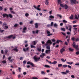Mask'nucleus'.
Here are the masks:
<instances>
[{"label":"nucleus","mask_w":79,"mask_h":79,"mask_svg":"<svg viewBox=\"0 0 79 79\" xmlns=\"http://www.w3.org/2000/svg\"><path fill=\"white\" fill-rule=\"evenodd\" d=\"M46 44H44L46 45V46H50L51 44H52V42L51 41V40H48V41L46 42Z\"/></svg>","instance_id":"obj_1"},{"label":"nucleus","mask_w":79,"mask_h":79,"mask_svg":"<svg viewBox=\"0 0 79 79\" xmlns=\"http://www.w3.org/2000/svg\"><path fill=\"white\" fill-rule=\"evenodd\" d=\"M33 59L35 60V61L37 62L40 60V57L38 58L36 56H34L33 57Z\"/></svg>","instance_id":"obj_2"},{"label":"nucleus","mask_w":79,"mask_h":79,"mask_svg":"<svg viewBox=\"0 0 79 79\" xmlns=\"http://www.w3.org/2000/svg\"><path fill=\"white\" fill-rule=\"evenodd\" d=\"M57 3L58 4H60V6H61V7H62L63 8H64V6L63 4H61V0H57Z\"/></svg>","instance_id":"obj_3"},{"label":"nucleus","mask_w":79,"mask_h":79,"mask_svg":"<svg viewBox=\"0 0 79 79\" xmlns=\"http://www.w3.org/2000/svg\"><path fill=\"white\" fill-rule=\"evenodd\" d=\"M27 64H31V65L32 66V67H34L35 68L36 67V66H35L33 63L31 62L30 61L27 62Z\"/></svg>","instance_id":"obj_4"},{"label":"nucleus","mask_w":79,"mask_h":79,"mask_svg":"<svg viewBox=\"0 0 79 79\" xmlns=\"http://www.w3.org/2000/svg\"><path fill=\"white\" fill-rule=\"evenodd\" d=\"M46 32H47V36H51V35H53V34L51 33H50V31H48V30H47L46 31Z\"/></svg>","instance_id":"obj_5"},{"label":"nucleus","mask_w":79,"mask_h":79,"mask_svg":"<svg viewBox=\"0 0 79 79\" xmlns=\"http://www.w3.org/2000/svg\"><path fill=\"white\" fill-rule=\"evenodd\" d=\"M71 28H72V27L71 25H69L68 27H66V29H68L70 32H71Z\"/></svg>","instance_id":"obj_6"},{"label":"nucleus","mask_w":79,"mask_h":79,"mask_svg":"<svg viewBox=\"0 0 79 79\" xmlns=\"http://www.w3.org/2000/svg\"><path fill=\"white\" fill-rule=\"evenodd\" d=\"M29 48L28 47L27 48H23V50L24 52H29Z\"/></svg>","instance_id":"obj_7"},{"label":"nucleus","mask_w":79,"mask_h":79,"mask_svg":"<svg viewBox=\"0 0 79 79\" xmlns=\"http://www.w3.org/2000/svg\"><path fill=\"white\" fill-rule=\"evenodd\" d=\"M2 16L3 18H5V17H7V18H9V15L6 14H3Z\"/></svg>","instance_id":"obj_8"},{"label":"nucleus","mask_w":79,"mask_h":79,"mask_svg":"<svg viewBox=\"0 0 79 79\" xmlns=\"http://www.w3.org/2000/svg\"><path fill=\"white\" fill-rule=\"evenodd\" d=\"M26 30H27V28H26V27H24L23 29V31H22V32L23 33H26Z\"/></svg>","instance_id":"obj_9"},{"label":"nucleus","mask_w":79,"mask_h":79,"mask_svg":"<svg viewBox=\"0 0 79 79\" xmlns=\"http://www.w3.org/2000/svg\"><path fill=\"white\" fill-rule=\"evenodd\" d=\"M13 35H11L10 36H6L4 37V39H6L7 38H8L9 39H11V37H13Z\"/></svg>","instance_id":"obj_10"},{"label":"nucleus","mask_w":79,"mask_h":79,"mask_svg":"<svg viewBox=\"0 0 79 79\" xmlns=\"http://www.w3.org/2000/svg\"><path fill=\"white\" fill-rule=\"evenodd\" d=\"M12 58V57H11V56H10V57H9L8 58V60L9 61H10V62H12V61H13V60H14L13 59L11 60Z\"/></svg>","instance_id":"obj_11"},{"label":"nucleus","mask_w":79,"mask_h":79,"mask_svg":"<svg viewBox=\"0 0 79 79\" xmlns=\"http://www.w3.org/2000/svg\"><path fill=\"white\" fill-rule=\"evenodd\" d=\"M70 1L72 4L74 3V4L76 5V0H70Z\"/></svg>","instance_id":"obj_12"},{"label":"nucleus","mask_w":79,"mask_h":79,"mask_svg":"<svg viewBox=\"0 0 79 79\" xmlns=\"http://www.w3.org/2000/svg\"><path fill=\"white\" fill-rule=\"evenodd\" d=\"M33 7L35 9H36V10H38V11H41V10L39 8L36 7V6H34Z\"/></svg>","instance_id":"obj_13"},{"label":"nucleus","mask_w":79,"mask_h":79,"mask_svg":"<svg viewBox=\"0 0 79 79\" xmlns=\"http://www.w3.org/2000/svg\"><path fill=\"white\" fill-rule=\"evenodd\" d=\"M46 53H50V49L46 50L45 52Z\"/></svg>","instance_id":"obj_14"},{"label":"nucleus","mask_w":79,"mask_h":79,"mask_svg":"<svg viewBox=\"0 0 79 79\" xmlns=\"http://www.w3.org/2000/svg\"><path fill=\"white\" fill-rule=\"evenodd\" d=\"M64 8L65 10H67L68 8L69 7L68 6V5L66 4H65L64 5Z\"/></svg>","instance_id":"obj_15"},{"label":"nucleus","mask_w":79,"mask_h":79,"mask_svg":"<svg viewBox=\"0 0 79 79\" xmlns=\"http://www.w3.org/2000/svg\"><path fill=\"white\" fill-rule=\"evenodd\" d=\"M64 51H65V49L63 48H62L60 50V53H62V52H64Z\"/></svg>","instance_id":"obj_16"},{"label":"nucleus","mask_w":79,"mask_h":79,"mask_svg":"<svg viewBox=\"0 0 79 79\" xmlns=\"http://www.w3.org/2000/svg\"><path fill=\"white\" fill-rule=\"evenodd\" d=\"M49 18L50 19H49V20H50V21H51V20H52V19H53L54 18V16H53L52 15H50L49 16Z\"/></svg>","instance_id":"obj_17"},{"label":"nucleus","mask_w":79,"mask_h":79,"mask_svg":"<svg viewBox=\"0 0 79 79\" xmlns=\"http://www.w3.org/2000/svg\"><path fill=\"white\" fill-rule=\"evenodd\" d=\"M13 50H14V51H16L17 52H18V49H17V47H15V48H14L13 49Z\"/></svg>","instance_id":"obj_18"},{"label":"nucleus","mask_w":79,"mask_h":79,"mask_svg":"<svg viewBox=\"0 0 79 79\" xmlns=\"http://www.w3.org/2000/svg\"><path fill=\"white\" fill-rule=\"evenodd\" d=\"M41 74H42L43 75H45V72H44V71H42L41 72Z\"/></svg>","instance_id":"obj_19"},{"label":"nucleus","mask_w":79,"mask_h":79,"mask_svg":"<svg viewBox=\"0 0 79 79\" xmlns=\"http://www.w3.org/2000/svg\"><path fill=\"white\" fill-rule=\"evenodd\" d=\"M35 28H38V23H36L35 24Z\"/></svg>","instance_id":"obj_20"},{"label":"nucleus","mask_w":79,"mask_h":79,"mask_svg":"<svg viewBox=\"0 0 79 79\" xmlns=\"http://www.w3.org/2000/svg\"><path fill=\"white\" fill-rule=\"evenodd\" d=\"M44 66L45 68H50V66L47 64L45 65Z\"/></svg>","instance_id":"obj_21"},{"label":"nucleus","mask_w":79,"mask_h":79,"mask_svg":"<svg viewBox=\"0 0 79 79\" xmlns=\"http://www.w3.org/2000/svg\"><path fill=\"white\" fill-rule=\"evenodd\" d=\"M37 50H38V52H41V48H37Z\"/></svg>","instance_id":"obj_22"},{"label":"nucleus","mask_w":79,"mask_h":79,"mask_svg":"<svg viewBox=\"0 0 79 79\" xmlns=\"http://www.w3.org/2000/svg\"><path fill=\"white\" fill-rule=\"evenodd\" d=\"M73 47L75 48V47H76V43L75 42H74L73 44Z\"/></svg>","instance_id":"obj_23"},{"label":"nucleus","mask_w":79,"mask_h":79,"mask_svg":"<svg viewBox=\"0 0 79 79\" xmlns=\"http://www.w3.org/2000/svg\"><path fill=\"white\" fill-rule=\"evenodd\" d=\"M58 66L59 68H60V67H61L63 66V65L61 64H60L58 65Z\"/></svg>","instance_id":"obj_24"},{"label":"nucleus","mask_w":79,"mask_h":79,"mask_svg":"<svg viewBox=\"0 0 79 79\" xmlns=\"http://www.w3.org/2000/svg\"><path fill=\"white\" fill-rule=\"evenodd\" d=\"M69 50L70 51V52H73L74 51V49L71 48H69Z\"/></svg>","instance_id":"obj_25"},{"label":"nucleus","mask_w":79,"mask_h":79,"mask_svg":"<svg viewBox=\"0 0 79 79\" xmlns=\"http://www.w3.org/2000/svg\"><path fill=\"white\" fill-rule=\"evenodd\" d=\"M73 18H74V17H73V15H71V17H70L69 18H70V19H73Z\"/></svg>","instance_id":"obj_26"},{"label":"nucleus","mask_w":79,"mask_h":79,"mask_svg":"<svg viewBox=\"0 0 79 79\" xmlns=\"http://www.w3.org/2000/svg\"><path fill=\"white\" fill-rule=\"evenodd\" d=\"M9 17L10 18H12L13 16V15L11 14H9Z\"/></svg>","instance_id":"obj_27"},{"label":"nucleus","mask_w":79,"mask_h":79,"mask_svg":"<svg viewBox=\"0 0 79 79\" xmlns=\"http://www.w3.org/2000/svg\"><path fill=\"white\" fill-rule=\"evenodd\" d=\"M31 48H36L35 46L33 45H31Z\"/></svg>","instance_id":"obj_28"},{"label":"nucleus","mask_w":79,"mask_h":79,"mask_svg":"<svg viewBox=\"0 0 79 79\" xmlns=\"http://www.w3.org/2000/svg\"><path fill=\"white\" fill-rule=\"evenodd\" d=\"M60 30L61 31H66L64 28H61Z\"/></svg>","instance_id":"obj_29"},{"label":"nucleus","mask_w":79,"mask_h":79,"mask_svg":"<svg viewBox=\"0 0 79 79\" xmlns=\"http://www.w3.org/2000/svg\"><path fill=\"white\" fill-rule=\"evenodd\" d=\"M19 26V25L18 24H15L14 26V27H18Z\"/></svg>","instance_id":"obj_30"},{"label":"nucleus","mask_w":79,"mask_h":79,"mask_svg":"<svg viewBox=\"0 0 79 79\" xmlns=\"http://www.w3.org/2000/svg\"><path fill=\"white\" fill-rule=\"evenodd\" d=\"M67 64H70V65H71L73 63V62H72L71 63H70L69 62H67Z\"/></svg>","instance_id":"obj_31"},{"label":"nucleus","mask_w":79,"mask_h":79,"mask_svg":"<svg viewBox=\"0 0 79 79\" xmlns=\"http://www.w3.org/2000/svg\"><path fill=\"white\" fill-rule=\"evenodd\" d=\"M56 63H57V61H54L52 62V64H56Z\"/></svg>","instance_id":"obj_32"},{"label":"nucleus","mask_w":79,"mask_h":79,"mask_svg":"<svg viewBox=\"0 0 79 79\" xmlns=\"http://www.w3.org/2000/svg\"><path fill=\"white\" fill-rule=\"evenodd\" d=\"M54 26L56 28L57 27V26H58V25H57L56 23H55L54 25Z\"/></svg>","instance_id":"obj_33"},{"label":"nucleus","mask_w":79,"mask_h":79,"mask_svg":"<svg viewBox=\"0 0 79 79\" xmlns=\"http://www.w3.org/2000/svg\"><path fill=\"white\" fill-rule=\"evenodd\" d=\"M75 18L76 19H79L78 17H77V15H75Z\"/></svg>","instance_id":"obj_34"},{"label":"nucleus","mask_w":79,"mask_h":79,"mask_svg":"<svg viewBox=\"0 0 79 79\" xmlns=\"http://www.w3.org/2000/svg\"><path fill=\"white\" fill-rule=\"evenodd\" d=\"M48 1H46L45 2V4H46V5H48V3L49 2H48Z\"/></svg>","instance_id":"obj_35"},{"label":"nucleus","mask_w":79,"mask_h":79,"mask_svg":"<svg viewBox=\"0 0 79 79\" xmlns=\"http://www.w3.org/2000/svg\"><path fill=\"white\" fill-rule=\"evenodd\" d=\"M52 27L51 25L50 24H48L47 25V27Z\"/></svg>","instance_id":"obj_36"},{"label":"nucleus","mask_w":79,"mask_h":79,"mask_svg":"<svg viewBox=\"0 0 79 79\" xmlns=\"http://www.w3.org/2000/svg\"><path fill=\"white\" fill-rule=\"evenodd\" d=\"M71 40H73V41H74V40H75V38H74V37H73L71 38Z\"/></svg>","instance_id":"obj_37"},{"label":"nucleus","mask_w":79,"mask_h":79,"mask_svg":"<svg viewBox=\"0 0 79 79\" xmlns=\"http://www.w3.org/2000/svg\"><path fill=\"white\" fill-rule=\"evenodd\" d=\"M61 34L63 35H64V36H65L66 35V33H64L63 32H61Z\"/></svg>","instance_id":"obj_38"},{"label":"nucleus","mask_w":79,"mask_h":79,"mask_svg":"<svg viewBox=\"0 0 79 79\" xmlns=\"http://www.w3.org/2000/svg\"><path fill=\"white\" fill-rule=\"evenodd\" d=\"M33 44L34 45H36V44H37V42L35 41H33Z\"/></svg>","instance_id":"obj_39"},{"label":"nucleus","mask_w":79,"mask_h":79,"mask_svg":"<svg viewBox=\"0 0 79 79\" xmlns=\"http://www.w3.org/2000/svg\"><path fill=\"white\" fill-rule=\"evenodd\" d=\"M46 48L47 49H48L49 50H50V46H47Z\"/></svg>","instance_id":"obj_40"},{"label":"nucleus","mask_w":79,"mask_h":79,"mask_svg":"<svg viewBox=\"0 0 79 79\" xmlns=\"http://www.w3.org/2000/svg\"><path fill=\"white\" fill-rule=\"evenodd\" d=\"M63 23H67V21L64 19L63 20Z\"/></svg>","instance_id":"obj_41"},{"label":"nucleus","mask_w":79,"mask_h":79,"mask_svg":"<svg viewBox=\"0 0 79 79\" xmlns=\"http://www.w3.org/2000/svg\"><path fill=\"white\" fill-rule=\"evenodd\" d=\"M51 27H52V26H53V22H52L51 23Z\"/></svg>","instance_id":"obj_42"},{"label":"nucleus","mask_w":79,"mask_h":79,"mask_svg":"<svg viewBox=\"0 0 79 79\" xmlns=\"http://www.w3.org/2000/svg\"><path fill=\"white\" fill-rule=\"evenodd\" d=\"M8 28V26H5L4 27L5 29H6Z\"/></svg>","instance_id":"obj_43"},{"label":"nucleus","mask_w":79,"mask_h":79,"mask_svg":"<svg viewBox=\"0 0 79 79\" xmlns=\"http://www.w3.org/2000/svg\"><path fill=\"white\" fill-rule=\"evenodd\" d=\"M5 54H7L8 53V50H6L5 51Z\"/></svg>","instance_id":"obj_44"},{"label":"nucleus","mask_w":79,"mask_h":79,"mask_svg":"<svg viewBox=\"0 0 79 79\" xmlns=\"http://www.w3.org/2000/svg\"><path fill=\"white\" fill-rule=\"evenodd\" d=\"M2 63H6V61L5 60H3L2 61Z\"/></svg>","instance_id":"obj_45"},{"label":"nucleus","mask_w":79,"mask_h":79,"mask_svg":"<svg viewBox=\"0 0 79 79\" xmlns=\"http://www.w3.org/2000/svg\"><path fill=\"white\" fill-rule=\"evenodd\" d=\"M61 60L62 62H65V60H64V59H61Z\"/></svg>","instance_id":"obj_46"},{"label":"nucleus","mask_w":79,"mask_h":79,"mask_svg":"<svg viewBox=\"0 0 79 79\" xmlns=\"http://www.w3.org/2000/svg\"><path fill=\"white\" fill-rule=\"evenodd\" d=\"M31 79H38V78L37 77H33Z\"/></svg>","instance_id":"obj_47"},{"label":"nucleus","mask_w":79,"mask_h":79,"mask_svg":"<svg viewBox=\"0 0 79 79\" xmlns=\"http://www.w3.org/2000/svg\"><path fill=\"white\" fill-rule=\"evenodd\" d=\"M29 15L28 13H26L25 14V16H26V17H27V16H29Z\"/></svg>","instance_id":"obj_48"},{"label":"nucleus","mask_w":79,"mask_h":79,"mask_svg":"<svg viewBox=\"0 0 79 79\" xmlns=\"http://www.w3.org/2000/svg\"><path fill=\"white\" fill-rule=\"evenodd\" d=\"M63 68H66L67 67V65L64 64L63 65Z\"/></svg>","instance_id":"obj_49"},{"label":"nucleus","mask_w":79,"mask_h":79,"mask_svg":"<svg viewBox=\"0 0 79 79\" xmlns=\"http://www.w3.org/2000/svg\"><path fill=\"white\" fill-rule=\"evenodd\" d=\"M57 16H59V17H60V18H62V16L59 14L57 15Z\"/></svg>","instance_id":"obj_50"},{"label":"nucleus","mask_w":79,"mask_h":79,"mask_svg":"<svg viewBox=\"0 0 79 79\" xmlns=\"http://www.w3.org/2000/svg\"><path fill=\"white\" fill-rule=\"evenodd\" d=\"M61 73L63 74H66V73L63 72H61Z\"/></svg>","instance_id":"obj_51"},{"label":"nucleus","mask_w":79,"mask_h":79,"mask_svg":"<svg viewBox=\"0 0 79 79\" xmlns=\"http://www.w3.org/2000/svg\"><path fill=\"white\" fill-rule=\"evenodd\" d=\"M67 66H68V68H70V69H71V66L69 65H67Z\"/></svg>","instance_id":"obj_52"},{"label":"nucleus","mask_w":79,"mask_h":79,"mask_svg":"<svg viewBox=\"0 0 79 79\" xmlns=\"http://www.w3.org/2000/svg\"><path fill=\"white\" fill-rule=\"evenodd\" d=\"M19 73H21V68H19Z\"/></svg>","instance_id":"obj_53"},{"label":"nucleus","mask_w":79,"mask_h":79,"mask_svg":"<svg viewBox=\"0 0 79 79\" xmlns=\"http://www.w3.org/2000/svg\"><path fill=\"white\" fill-rule=\"evenodd\" d=\"M0 11L3 10V7L1 6H0Z\"/></svg>","instance_id":"obj_54"},{"label":"nucleus","mask_w":79,"mask_h":79,"mask_svg":"<svg viewBox=\"0 0 79 79\" xmlns=\"http://www.w3.org/2000/svg\"><path fill=\"white\" fill-rule=\"evenodd\" d=\"M71 77H72V78H73V79H74V78H75V77H74V75H71Z\"/></svg>","instance_id":"obj_55"},{"label":"nucleus","mask_w":79,"mask_h":79,"mask_svg":"<svg viewBox=\"0 0 79 79\" xmlns=\"http://www.w3.org/2000/svg\"><path fill=\"white\" fill-rule=\"evenodd\" d=\"M23 64H26V61L24 60L23 62Z\"/></svg>","instance_id":"obj_56"},{"label":"nucleus","mask_w":79,"mask_h":79,"mask_svg":"<svg viewBox=\"0 0 79 79\" xmlns=\"http://www.w3.org/2000/svg\"><path fill=\"white\" fill-rule=\"evenodd\" d=\"M76 54L77 55H79V51H77L76 52Z\"/></svg>","instance_id":"obj_57"},{"label":"nucleus","mask_w":79,"mask_h":79,"mask_svg":"<svg viewBox=\"0 0 79 79\" xmlns=\"http://www.w3.org/2000/svg\"><path fill=\"white\" fill-rule=\"evenodd\" d=\"M77 31L75 30L74 31V34H75L74 35H76V34H77Z\"/></svg>","instance_id":"obj_58"},{"label":"nucleus","mask_w":79,"mask_h":79,"mask_svg":"<svg viewBox=\"0 0 79 79\" xmlns=\"http://www.w3.org/2000/svg\"><path fill=\"white\" fill-rule=\"evenodd\" d=\"M11 13H12V14H14V15H15V12H14L13 11H11Z\"/></svg>","instance_id":"obj_59"},{"label":"nucleus","mask_w":79,"mask_h":79,"mask_svg":"<svg viewBox=\"0 0 79 79\" xmlns=\"http://www.w3.org/2000/svg\"><path fill=\"white\" fill-rule=\"evenodd\" d=\"M0 32H4V30H1Z\"/></svg>","instance_id":"obj_60"},{"label":"nucleus","mask_w":79,"mask_h":79,"mask_svg":"<svg viewBox=\"0 0 79 79\" xmlns=\"http://www.w3.org/2000/svg\"><path fill=\"white\" fill-rule=\"evenodd\" d=\"M56 43V44H59L60 43V42H59V40H57Z\"/></svg>","instance_id":"obj_61"},{"label":"nucleus","mask_w":79,"mask_h":79,"mask_svg":"<svg viewBox=\"0 0 79 79\" xmlns=\"http://www.w3.org/2000/svg\"><path fill=\"white\" fill-rule=\"evenodd\" d=\"M1 53H2V54H3V50H1Z\"/></svg>","instance_id":"obj_62"},{"label":"nucleus","mask_w":79,"mask_h":79,"mask_svg":"<svg viewBox=\"0 0 79 79\" xmlns=\"http://www.w3.org/2000/svg\"><path fill=\"white\" fill-rule=\"evenodd\" d=\"M67 34L68 35H69L70 34H71V32H67Z\"/></svg>","instance_id":"obj_63"},{"label":"nucleus","mask_w":79,"mask_h":79,"mask_svg":"<svg viewBox=\"0 0 79 79\" xmlns=\"http://www.w3.org/2000/svg\"><path fill=\"white\" fill-rule=\"evenodd\" d=\"M76 40V42H77V41H79V39L77 38L76 40Z\"/></svg>","instance_id":"obj_64"}]
</instances>
